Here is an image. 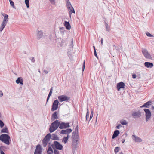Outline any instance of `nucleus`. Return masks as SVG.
Returning <instances> with one entry per match:
<instances>
[{"mask_svg":"<svg viewBox=\"0 0 154 154\" xmlns=\"http://www.w3.org/2000/svg\"><path fill=\"white\" fill-rule=\"evenodd\" d=\"M0 140L8 145H9L11 141V137L8 134H3L0 136Z\"/></svg>","mask_w":154,"mask_h":154,"instance_id":"f257e3e1","label":"nucleus"},{"mask_svg":"<svg viewBox=\"0 0 154 154\" xmlns=\"http://www.w3.org/2000/svg\"><path fill=\"white\" fill-rule=\"evenodd\" d=\"M59 121L57 120L54 121L52 122L50 126L49 132L51 133L56 130L59 127Z\"/></svg>","mask_w":154,"mask_h":154,"instance_id":"f03ea898","label":"nucleus"},{"mask_svg":"<svg viewBox=\"0 0 154 154\" xmlns=\"http://www.w3.org/2000/svg\"><path fill=\"white\" fill-rule=\"evenodd\" d=\"M67 8L69 14L70 18H71L72 13H75V11L72 5L69 0H65Z\"/></svg>","mask_w":154,"mask_h":154,"instance_id":"7ed1b4c3","label":"nucleus"},{"mask_svg":"<svg viewBox=\"0 0 154 154\" xmlns=\"http://www.w3.org/2000/svg\"><path fill=\"white\" fill-rule=\"evenodd\" d=\"M51 146L53 149H57V150H61L63 148V146L58 141H54Z\"/></svg>","mask_w":154,"mask_h":154,"instance_id":"20e7f679","label":"nucleus"},{"mask_svg":"<svg viewBox=\"0 0 154 154\" xmlns=\"http://www.w3.org/2000/svg\"><path fill=\"white\" fill-rule=\"evenodd\" d=\"M51 134H47L42 140V145L44 147H45L51 139Z\"/></svg>","mask_w":154,"mask_h":154,"instance_id":"39448f33","label":"nucleus"},{"mask_svg":"<svg viewBox=\"0 0 154 154\" xmlns=\"http://www.w3.org/2000/svg\"><path fill=\"white\" fill-rule=\"evenodd\" d=\"M58 99L60 102L63 101L69 102L70 98V97H67L66 95H61L58 96Z\"/></svg>","mask_w":154,"mask_h":154,"instance_id":"423d86ee","label":"nucleus"},{"mask_svg":"<svg viewBox=\"0 0 154 154\" xmlns=\"http://www.w3.org/2000/svg\"><path fill=\"white\" fill-rule=\"evenodd\" d=\"M70 123L68 122L66 123L61 121H59V128L60 129H65L70 127Z\"/></svg>","mask_w":154,"mask_h":154,"instance_id":"0eeeda50","label":"nucleus"},{"mask_svg":"<svg viewBox=\"0 0 154 154\" xmlns=\"http://www.w3.org/2000/svg\"><path fill=\"white\" fill-rule=\"evenodd\" d=\"M59 104V102L58 100H54L52 103L51 111H54L57 110L58 108V105Z\"/></svg>","mask_w":154,"mask_h":154,"instance_id":"6e6552de","label":"nucleus"},{"mask_svg":"<svg viewBox=\"0 0 154 154\" xmlns=\"http://www.w3.org/2000/svg\"><path fill=\"white\" fill-rule=\"evenodd\" d=\"M143 110L145 113L146 121H148L151 116V113L150 110L148 109H144Z\"/></svg>","mask_w":154,"mask_h":154,"instance_id":"1a4fd4ad","label":"nucleus"},{"mask_svg":"<svg viewBox=\"0 0 154 154\" xmlns=\"http://www.w3.org/2000/svg\"><path fill=\"white\" fill-rule=\"evenodd\" d=\"M142 52L145 57L147 59H151L152 57L150 54L148 53L147 50L146 49H143Z\"/></svg>","mask_w":154,"mask_h":154,"instance_id":"9d476101","label":"nucleus"},{"mask_svg":"<svg viewBox=\"0 0 154 154\" xmlns=\"http://www.w3.org/2000/svg\"><path fill=\"white\" fill-rule=\"evenodd\" d=\"M42 148L40 144H38L36 146L34 154H42Z\"/></svg>","mask_w":154,"mask_h":154,"instance_id":"9b49d317","label":"nucleus"},{"mask_svg":"<svg viewBox=\"0 0 154 154\" xmlns=\"http://www.w3.org/2000/svg\"><path fill=\"white\" fill-rule=\"evenodd\" d=\"M132 116L134 118H139L141 116V112L139 111L134 112L132 113Z\"/></svg>","mask_w":154,"mask_h":154,"instance_id":"f8f14e48","label":"nucleus"},{"mask_svg":"<svg viewBox=\"0 0 154 154\" xmlns=\"http://www.w3.org/2000/svg\"><path fill=\"white\" fill-rule=\"evenodd\" d=\"M125 83L122 82H120L118 83L117 85V89L118 91H119L121 88H125Z\"/></svg>","mask_w":154,"mask_h":154,"instance_id":"ddd939ff","label":"nucleus"},{"mask_svg":"<svg viewBox=\"0 0 154 154\" xmlns=\"http://www.w3.org/2000/svg\"><path fill=\"white\" fill-rule=\"evenodd\" d=\"M152 101L151 100L149 101L144 103L143 105L141 106L140 107V108H149V106L152 105Z\"/></svg>","mask_w":154,"mask_h":154,"instance_id":"4468645a","label":"nucleus"},{"mask_svg":"<svg viewBox=\"0 0 154 154\" xmlns=\"http://www.w3.org/2000/svg\"><path fill=\"white\" fill-rule=\"evenodd\" d=\"M72 130L71 128H68L66 130H62L60 132L61 134H69L72 132Z\"/></svg>","mask_w":154,"mask_h":154,"instance_id":"2eb2a0df","label":"nucleus"},{"mask_svg":"<svg viewBox=\"0 0 154 154\" xmlns=\"http://www.w3.org/2000/svg\"><path fill=\"white\" fill-rule=\"evenodd\" d=\"M78 143L77 142L72 141V152L73 151H75L77 147Z\"/></svg>","mask_w":154,"mask_h":154,"instance_id":"dca6fc26","label":"nucleus"},{"mask_svg":"<svg viewBox=\"0 0 154 154\" xmlns=\"http://www.w3.org/2000/svg\"><path fill=\"white\" fill-rule=\"evenodd\" d=\"M132 137V139L136 142H140L142 141V139L136 136L135 135H133Z\"/></svg>","mask_w":154,"mask_h":154,"instance_id":"f3484780","label":"nucleus"},{"mask_svg":"<svg viewBox=\"0 0 154 154\" xmlns=\"http://www.w3.org/2000/svg\"><path fill=\"white\" fill-rule=\"evenodd\" d=\"M58 112L57 111H55L52 115L51 117V120L53 121L55 120V119H58Z\"/></svg>","mask_w":154,"mask_h":154,"instance_id":"a211bd4d","label":"nucleus"},{"mask_svg":"<svg viewBox=\"0 0 154 154\" xmlns=\"http://www.w3.org/2000/svg\"><path fill=\"white\" fill-rule=\"evenodd\" d=\"M144 66L147 68H151L153 66V63L150 62H145L144 63Z\"/></svg>","mask_w":154,"mask_h":154,"instance_id":"6ab92c4d","label":"nucleus"},{"mask_svg":"<svg viewBox=\"0 0 154 154\" xmlns=\"http://www.w3.org/2000/svg\"><path fill=\"white\" fill-rule=\"evenodd\" d=\"M8 22L3 20L1 24V26L0 27V32H2L5 27L7 23Z\"/></svg>","mask_w":154,"mask_h":154,"instance_id":"aec40b11","label":"nucleus"},{"mask_svg":"<svg viewBox=\"0 0 154 154\" xmlns=\"http://www.w3.org/2000/svg\"><path fill=\"white\" fill-rule=\"evenodd\" d=\"M79 136L78 134H72V141H75L76 142H78V141Z\"/></svg>","mask_w":154,"mask_h":154,"instance_id":"412c9836","label":"nucleus"},{"mask_svg":"<svg viewBox=\"0 0 154 154\" xmlns=\"http://www.w3.org/2000/svg\"><path fill=\"white\" fill-rule=\"evenodd\" d=\"M120 131L119 130H115L113 133V135L112 136V139H114L119 134Z\"/></svg>","mask_w":154,"mask_h":154,"instance_id":"4be33fe9","label":"nucleus"},{"mask_svg":"<svg viewBox=\"0 0 154 154\" xmlns=\"http://www.w3.org/2000/svg\"><path fill=\"white\" fill-rule=\"evenodd\" d=\"M16 82L17 84L23 85V78L21 77H19L16 80Z\"/></svg>","mask_w":154,"mask_h":154,"instance_id":"5701e85b","label":"nucleus"},{"mask_svg":"<svg viewBox=\"0 0 154 154\" xmlns=\"http://www.w3.org/2000/svg\"><path fill=\"white\" fill-rule=\"evenodd\" d=\"M51 139L53 140H60L57 135L55 134H53L51 135Z\"/></svg>","mask_w":154,"mask_h":154,"instance_id":"b1692460","label":"nucleus"},{"mask_svg":"<svg viewBox=\"0 0 154 154\" xmlns=\"http://www.w3.org/2000/svg\"><path fill=\"white\" fill-rule=\"evenodd\" d=\"M38 31L37 38V39H39L42 37L43 35V32L42 30L39 31L38 30Z\"/></svg>","mask_w":154,"mask_h":154,"instance_id":"393cba45","label":"nucleus"},{"mask_svg":"<svg viewBox=\"0 0 154 154\" xmlns=\"http://www.w3.org/2000/svg\"><path fill=\"white\" fill-rule=\"evenodd\" d=\"M64 25L66 29L68 30H69L71 28V26L69 22L65 21Z\"/></svg>","mask_w":154,"mask_h":154,"instance_id":"a878e982","label":"nucleus"},{"mask_svg":"<svg viewBox=\"0 0 154 154\" xmlns=\"http://www.w3.org/2000/svg\"><path fill=\"white\" fill-rule=\"evenodd\" d=\"M54 153L53 150L51 146H48L47 151V154H53Z\"/></svg>","mask_w":154,"mask_h":154,"instance_id":"bb28decb","label":"nucleus"},{"mask_svg":"<svg viewBox=\"0 0 154 154\" xmlns=\"http://www.w3.org/2000/svg\"><path fill=\"white\" fill-rule=\"evenodd\" d=\"M69 137V134H67L66 137H64L62 139V142H64L65 144L67 142Z\"/></svg>","mask_w":154,"mask_h":154,"instance_id":"cd10ccee","label":"nucleus"},{"mask_svg":"<svg viewBox=\"0 0 154 154\" xmlns=\"http://www.w3.org/2000/svg\"><path fill=\"white\" fill-rule=\"evenodd\" d=\"M1 14L4 17V18L3 20L8 22V15L5 13H1Z\"/></svg>","mask_w":154,"mask_h":154,"instance_id":"c85d7f7f","label":"nucleus"},{"mask_svg":"<svg viewBox=\"0 0 154 154\" xmlns=\"http://www.w3.org/2000/svg\"><path fill=\"white\" fill-rule=\"evenodd\" d=\"M1 133H6L8 134L9 131L8 128L6 126L5 127L1 130Z\"/></svg>","mask_w":154,"mask_h":154,"instance_id":"c756f323","label":"nucleus"},{"mask_svg":"<svg viewBox=\"0 0 154 154\" xmlns=\"http://www.w3.org/2000/svg\"><path fill=\"white\" fill-rule=\"evenodd\" d=\"M78 128H79L78 125H76V128H75V131H73L72 132V134H78Z\"/></svg>","mask_w":154,"mask_h":154,"instance_id":"7c9ffc66","label":"nucleus"},{"mask_svg":"<svg viewBox=\"0 0 154 154\" xmlns=\"http://www.w3.org/2000/svg\"><path fill=\"white\" fill-rule=\"evenodd\" d=\"M105 24L106 26V30L107 31H109L110 30V27L109 26L108 24L105 21Z\"/></svg>","mask_w":154,"mask_h":154,"instance_id":"2f4dec72","label":"nucleus"},{"mask_svg":"<svg viewBox=\"0 0 154 154\" xmlns=\"http://www.w3.org/2000/svg\"><path fill=\"white\" fill-rule=\"evenodd\" d=\"M73 38H72L71 39V42L70 43L69 45V48H72V49H73Z\"/></svg>","mask_w":154,"mask_h":154,"instance_id":"473e14b6","label":"nucleus"},{"mask_svg":"<svg viewBox=\"0 0 154 154\" xmlns=\"http://www.w3.org/2000/svg\"><path fill=\"white\" fill-rule=\"evenodd\" d=\"M120 123L123 125H126L127 124V122L126 120H124L122 121L121 120Z\"/></svg>","mask_w":154,"mask_h":154,"instance_id":"72a5a7b5","label":"nucleus"},{"mask_svg":"<svg viewBox=\"0 0 154 154\" xmlns=\"http://www.w3.org/2000/svg\"><path fill=\"white\" fill-rule=\"evenodd\" d=\"M120 149V148L119 147H116L114 149V152L116 154Z\"/></svg>","mask_w":154,"mask_h":154,"instance_id":"f704fd0d","label":"nucleus"},{"mask_svg":"<svg viewBox=\"0 0 154 154\" xmlns=\"http://www.w3.org/2000/svg\"><path fill=\"white\" fill-rule=\"evenodd\" d=\"M89 111L88 109H87V111L86 113V120L88 121V118L89 117Z\"/></svg>","mask_w":154,"mask_h":154,"instance_id":"c9c22d12","label":"nucleus"},{"mask_svg":"<svg viewBox=\"0 0 154 154\" xmlns=\"http://www.w3.org/2000/svg\"><path fill=\"white\" fill-rule=\"evenodd\" d=\"M60 32L61 33H63V34L64 32H66V30H65V28L63 27L60 28Z\"/></svg>","mask_w":154,"mask_h":154,"instance_id":"e433bc0d","label":"nucleus"},{"mask_svg":"<svg viewBox=\"0 0 154 154\" xmlns=\"http://www.w3.org/2000/svg\"><path fill=\"white\" fill-rule=\"evenodd\" d=\"M25 3L27 7L28 8H29V0H25Z\"/></svg>","mask_w":154,"mask_h":154,"instance_id":"4c0bfd02","label":"nucleus"},{"mask_svg":"<svg viewBox=\"0 0 154 154\" xmlns=\"http://www.w3.org/2000/svg\"><path fill=\"white\" fill-rule=\"evenodd\" d=\"M5 125L4 122L0 119V127L2 128H3Z\"/></svg>","mask_w":154,"mask_h":154,"instance_id":"58836bf2","label":"nucleus"},{"mask_svg":"<svg viewBox=\"0 0 154 154\" xmlns=\"http://www.w3.org/2000/svg\"><path fill=\"white\" fill-rule=\"evenodd\" d=\"M94 50V56L96 57L97 58H98V56L97 54V52L96 51V50L95 49V48L94 46H93Z\"/></svg>","mask_w":154,"mask_h":154,"instance_id":"ea45409f","label":"nucleus"},{"mask_svg":"<svg viewBox=\"0 0 154 154\" xmlns=\"http://www.w3.org/2000/svg\"><path fill=\"white\" fill-rule=\"evenodd\" d=\"M146 35L147 36L150 37H154V36L152 35L150 33H149L148 32L146 33Z\"/></svg>","mask_w":154,"mask_h":154,"instance_id":"a19ab883","label":"nucleus"},{"mask_svg":"<svg viewBox=\"0 0 154 154\" xmlns=\"http://www.w3.org/2000/svg\"><path fill=\"white\" fill-rule=\"evenodd\" d=\"M93 111L92 110L91 112V114H90V119H89L88 121V122L90 121L91 119L93 117Z\"/></svg>","mask_w":154,"mask_h":154,"instance_id":"79ce46f5","label":"nucleus"},{"mask_svg":"<svg viewBox=\"0 0 154 154\" xmlns=\"http://www.w3.org/2000/svg\"><path fill=\"white\" fill-rule=\"evenodd\" d=\"M53 149L54 151V154H59V151L57 150V149Z\"/></svg>","mask_w":154,"mask_h":154,"instance_id":"37998d69","label":"nucleus"},{"mask_svg":"<svg viewBox=\"0 0 154 154\" xmlns=\"http://www.w3.org/2000/svg\"><path fill=\"white\" fill-rule=\"evenodd\" d=\"M11 6H12L13 8H15V6L14 5V2L13 1L10 2Z\"/></svg>","mask_w":154,"mask_h":154,"instance_id":"c03bdc74","label":"nucleus"},{"mask_svg":"<svg viewBox=\"0 0 154 154\" xmlns=\"http://www.w3.org/2000/svg\"><path fill=\"white\" fill-rule=\"evenodd\" d=\"M53 87H52L50 89V92L48 94V95H49L50 96H51L52 94V91H53Z\"/></svg>","mask_w":154,"mask_h":154,"instance_id":"a18cd8bd","label":"nucleus"},{"mask_svg":"<svg viewBox=\"0 0 154 154\" xmlns=\"http://www.w3.org/2000/svg\"><path fill=\"white\" fill-rule=\"evenodd\" d=\"M85 60L84 61L82 65V71H83L85 69Z\"/></svg>","mask_w":154,"mask_h":154,"instance_id":"49530a36","label":"nucleus"},{"mask_svg":"<svg viewBox=\"0 0 154 154\" xmlns=\"http://www.w3.org/2000/svg\"><path fill=\"white\" fill-rule=\"evenodd\" d=\"M4 148H5V147L4 146H0V152H1L2 151H3V149Z\"/></svg>","mask_w":154,"mask_h":154,"instance_id":"de8ad7c7","label":"nucleus"},{"mask_svg":"<svg viewBox=\"0 0 154 154\" xmlns=\"http://www.w3.org/2000/svg\"><path fill=\"white\" fill-rule=\"evenodd\" d=\"M122 126L120 124H118L117 125L116 127V129H119L120 128V127H121Z\"/></svg>","mask_w":154,"mask_h":154,"instance_id":"09e8293b","label":"nucleus"},{"mask_svg":"<svg viewBox=\"0 0 154 154\" xmlns=\"http://www.w3.org/2000/svg\"><path fill=\"white\" fill-rule=\"evenodd\" d=\"M50 2L52 4L54 5L55 4V2L54 0H49Z\"/></svg>","mask_w":154,"mask_h":154,"instance_id":"8fccbe9b","label":"nucleus"},{"mask_svg":"<svg viewBox=\"0 0 154 154\" xmlns=\"http://www.w3.org/2000/svg\"><path fill=\"white\" fill-rule=\"evenodd\" d=\"M50 96L49 95H48V97H47V99H46V105L47 104V102H48V101L49 98H50Z\"/></svg>","mask_w":154,"mask_h":154,"instance_id":"3c124183","label":"nucleus"},{"mask_svg":"<svg viewBox=\"0 0 154 154\" xmlns=\"http://www.w3.org/2000/svg\"><path fill=\"white\" fill-rule=\"evenodd\" d=\"M31 60V61L33 62L34 63L35 61V60L34 58V57H32L31 58V59H30Z\"/></svg>","mask_w":154,"mask_h":154,"instance_id":"603ef678","label":"nucleus"},{"mask_svg":"<svg viewBox=\"0 0 154 154\" xmlns=\"http://www.w3.org/2000/svg\"><path fill=\"white\" fill-rule=\"evenodd\" d=\"M3 96V93L2 91L0 90V97H2Z\"/></svg>","mask_w":154,"mask_h":154,"instance_id":"864d4df0","label":"nucleus"},{"mask_svg":"<svg viewBox=\"0 0 154 154\" xmlns=\"http://www.w3.org/2000/svg\"><path fill=\"white\" fill-rule=\"evenodd\" d=\"M136 77H137V76H136V75L135 74H132V77L133 78V79L136 78Z\"/></svg>","mask_w":154,"mask_h":154,"instance_id":"5fc2aeb1","label":"nucleus"},{"mask_svg":"<svg viewBox=\"0 0 154 154\" xmlns=\"http://www.w3.org/2000/svg\"><path fill=\"white\" fill-rule=\"evenodd\" d=\"M125 139H122V143H124L125 142Z\"/></svg>","mask_w":154,"mask_h":154,"instance_id":"6e6d98bb","label":"nucleus"},{"mask_svg":"<svg viewBox=\"0 0 154 154\" xmlns=\"http://www.w3.org/2000/svg\"><path fill=\"white\" fill-rule=\"evenodd\" d=\"M100 41H101V44L102 45L103 44V38H101Z\"/></svg>","mask_w":154,"mask_h":154,"instance_id":"4d7b16f0","label":"nucleus"},{"mask_svg":"<svg viewBox=\"0 0 154 154\" xmlns=\"http://www.w3.org/2000/svg\"><path fill=\"white\" fill-rule=\"evenodd\" d=\"M44 71L46 74H47L48 73V71L45 70H44Z\"/></svg>","mask_w":154,"mask_h":154,"instance_id":"13d9d810","label":"nucleus"},{"mask_svg":"<svg viewBox=\"0 0 154 154\" xmlns=\"http://www.w3.org/2000/svg\"><path fill=\"white\" fill-rule=\"evenodd\" d=\"M151 109L154 110V106H152L151 107Z\"/></svg>","mask_w":154,"mask_h":154,"instance_id":"bf43d9fd","label":"nucleus"},{"mask_svg":"<svg viewBox=\"0 0 154 154\" xmlns=\"http://www.w3.org/2000/svg\"><path fill=\"white\" fill-rule=\"evenodd\" d=\"M1 154H5V153L3 152V151H1V152H0Z\"/></svg>","mask_w":154,"mask_h":154,"instance_id":"052dcab7","label":"nucleus"},{"mask_svg":"<svg viewBox=\"0 0 154 154\" xmlns=\"http://www.w3.org/2000/svg\"><path fill=\"white\" fill-rule=\"evenodd\" d=\"M98 115V114H97V116L96 117V122L97 121V116Z\"/></svg>","mask_w":154,"mask_h":154,"instance_id":"680f3d73","label":"nucleus"},{"mask_svg":"<svg viewBox=\"0 0 154 154\" xmlns=\"http://www.w3.org/2000/svg\"><path fill=\"white\" fill-rule=\"evenodd\" d=\"M119 154H124L122 152H120Z\"/></svg>","mask_w":154,"mask_h":154,"instance_id":"e2e57ef3","label":"nucleus"},{"mask_svg":"<svg viewBox=\"0 0 154 154\" xmlns=\"http://www.w3.org/2000/svg\"><path fill=\"white\" fill-rule=\"evenodd\" d=\"M104 139H105V141H106V137H105Z\"/></svg>","mask_w":154,"mask_h":154,"instance_id":"0e129e2a","label":"nucleus"},{"mask_svg":"<svg viewBox=\"0 0 154 154\" xmlns=\"http://www.w3.org/2000/svg\"><path fill=\"white\" fill-rule=\"evenodd\" d=\"M48 144L49 145V146H50V145L51 143L50 142Z\"/></svg>","mask_w":154,"mask_h":154,"instance_id":"69168bd1","label":"nucleus"},{"mask_svg":"<svg viewBox=\"0 0 154 154\" xmlns=\"http://www.w3.org/2000/svg\"><path fill=\"white\" fill-rule=\"evenodd\" d=\"M9 2H11L12 1L11 0H9Z\"/></svg>","mask_w":154,"mask_h":154,"instance_id":"338daca9","label":"nucleus"},{"mask_svg":"<svg viewBox=\"0 0 154 154\" xmlns=\"http://www.w3.org/2000/svg\"><path fill=\"white\" fill-rule=\"evenodd\" d=\"M125 136L126 137L127 136V134L126 133V134H125Z\"/></svg>","mask_w":154,"mask_h":154,"instance_id":"774afa93","label":"nucleus"}]
</instances>
